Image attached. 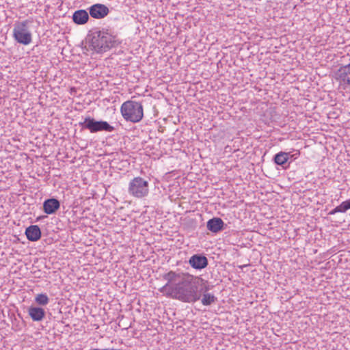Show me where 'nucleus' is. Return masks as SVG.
I'll use <instances>...</instances> for the list:
<instances>
[{
	"label": "nucleus",
	"instance_id": "nucleus-1",
	"mask_svg": "<svg viewBox=\"0 0 350 350\" xmlns=\"http://www.w3.org/2000/svg\"><path fill=\"white\" fill-rule=\"evenodd\" d=\"M163 278L167 282L160 291L166 292L167 296L186 303H194L200 299L201 294L198 293V288L199 281H204L201 277L177 270L170 271Z\"/></svg>",
	"mask_w": 350,
	"mask_h": 350
},
{
	"label": "nucleus",
	"instance_id": "nucleus-2",
	"mask_svg": "<svg viewBox=\"0 0 350 350\" xmlns=\"http://www.w3.org/2000/svg\"><path fill=\"white\" fill-rule=\"evenodd\" d=\"M90 37V47L96 53H103L120 44L116 35L111 34L108 30L96 29Z\"/></svg>",
	"mask_w": 350,
	"mask_h": 350
},
{
	"label": "nucleus",
	"instance_id": "nucleus-3",
	"mask_svg": "<svg viewBox=\"0 0 350 350\" xmlns=\"http://www.w3.org/2000/svg\"><path fill=\"white\" fill-rule=\"evenodd\" d=\"M120 113L126 121L137 123L144 117L143 105L141 103L135 100H126L122 104Z\"/></svg>",
	"mask_w": 350,
	"mask_h": 350
},
{
	"label": "nucleus",
	"instance_id": "nucleus-4",
	"mask_svg": "<svg viewBox=\"0 0 350 350\" xmlns=\"http://www.w3.org/2000/svg\"><path fill=\"white\" fill-rule=\"evenodd\" d=\"M29 20L17 21L14 23L12 37L18 44L29 45L32 42V33L29 28Z\"/></svg>",
	"mask_w": 350,
	"mask_h": 350
},
{
	"label": "nucleus",
	"instance_id": "nucleus-5",
	"mask_svg": "<svg viewBox=\"0 0 350 350\" xmlns=\"http://www.w3.org/2000/svg\"><path fill=\"white\" fill-rule=\"evenodd\" d=\"M79 124L83 129H87L92 133L100 131L111 133L115 131V128L107 121L96 120L90 116L86 117L84 121L80 122Z\"/></svg>",
	"mask_w": 350,
	"mask_h": 350
},
{
	"label": "nucleus",
	"instance_id": "nucleus-6",
	"mask_svg": "<svg viewBox=\"0 0 350 350\" xmlns=\"http://www.w3.org/2000/svg\"><path fill=\"white\" fill-rule=\"evenodd\" d=\"M128 191L135 198L146 197L149 193V183L142 177H135L130 181Z\"/></svg>",
	"mask_w": 350,
	"mask_h": 350
},
{
	"label": "nucleus",
	"instance_id": "nucleus-7",
	"mask_svg": "<svg viewBox=\"0 0 350 350\" xmlns=\"http://www.w3.org/2000/svg\"><path fill=\"white\" fill-rule=\"evenodd\" d=\"M336 79L340 87L343 90H350V63L340 67L336 72Z\"/></svg>",
	"mask_w": 350,
	"mask_h": 350
},
{
	"label": "nucleus",
	"instance_id": "nucleus-8",
	"mask_svg": "<svg viewBox=\"0 0 350 350\" xmlns=\"http://www.w3.org/2000/svg\"><path fill=\"white\" fill-rule=\"evenodd\" d=\"M188 262L193 269L196 270H202L208 265L207 258L202 254H193L189 258Z\"/></svg>",
	"mask_w": 350,
	"mask_h": 350
},
{
	"label": "nucleus",
	"instance_id": "nucleus-9",
	"mask_svg": "<svg viewBox=\"0 0 350 350\" xmlns=\"http://www.w3.org/2000/svg\"><path fill=\"white\" fill-rule=\"evenodd\" d=\"M88 10L90 15L97 19L104 18L109 12V10L106 5L100 3H96L90 6Z\"/></svg>",
	"mask_w": 350,
	"mask_h": 350
},
{
	"label": "nucleus",
	"instance_id": "nucleus-10",
	"mask_svg": "<svg viewBox=\"0 0 350 350\" xmlns=\"http://www.w3.org/2000/svg\"><path fill=\"white\" fill-rule=\"evenodd\" d=\"M43 211L47 215L54 214L60 208V202L54 198L46 199L42 204Z\"/></svg>",
	"mask_w": 350,
	"mask_h": 350
},
{
	"label": "nucleus",
	"instance_id": "nucleus-11",
	"mask_svg": "<svg viewBox=\"0 0 350 350\" xmlns=\"http://www.w3.org/2000/svg\"><path fill=\"white\" fill-rule=\"evenodd\" d=\"M226 226V224L219 217L211 218L206 222L207 229L215 234L225 229Z\"/></svg>",
	"mask_w": 350,
	"mask_h": 350
},
{
	"label": "nucleus",
	"instance_id": "nucleus-12",
	"mask_svg": "<svg viewBox=\"0 0 350 350\" xmlns=\"http://www.w3.org/2000/svg\"><path fill=\"white\" fill-rule=\"evenodd\" d=\"M25 235L29 241H37L41 237V230L38 226L31 225L26 228Z\"/></svg>",
	"mask_w": 350,
	"mask_h": 350
},
{
	"label": "nucleus",
	"instance_id": "nucleus-13",
	"mask_svg": "<svg viewBox=\"0 0 350 350\" xmlns=\"http://www.w3.org/2000/svg\"><path fill=\"white\" fill-rule=\"evenodd\" d=\"M28 314L33 321H41L46 315L45 310L38 306H30L28 308Z\"/></svg>",
	"mask_w": 350,
	"mask_h": 350
},
{
	"label": "nucleus",
	"instance_id": "nucleus-14",
	"mask_svg": "<svg viewBox=\"0 0 350 350\" xmlns=\"http://www.w3.org/2000/svg\"><path fill=\"white\" fill-rule=\"evenodd\" d=\"M90 14L85 10H76L72 14V21L77 25H84L90 18Z\"/></svg>",
	"mask_w": 350,
	"mask_h": 350
},
{
	"label": "nucleus",
	"instance_id": "nucleus-15",
	"mask_svg": "<svg viewBox=\"0 0 350 350\" xmlns=\"http://www.w3.org/2000/svg\"><path fill=\"white\" fill-rule=\"evenodd\" d=\"M290 159V152L281 151L273 157V162L280 166H282L283 168H286V164Z\"/></svg>",
	"mask_w": 350,
	"mask_h": 350
},
{
	"label": "nucleus",
	"instance_id": "nucleus-16",
	"mask_svg": "<svg viewBox=\"0 0 350 350\" xmlns=\"http://www.w3.org/2000/svg\"><path fill=\"white\" fill-rule=\"evenodd\" d=\"M217 298L211 293H203L201 302L204 306H209L216 302Z\"/></svg>",
	"mask_w": 350,
	"mask_h": 350
},
{
	"label": "nucleus",
	"instance_id": "nucleus-17",
	"mask_svg": "<svg viewBox=\"0 0 350 350\" xmlns=\"http://www.w3.org/2000/svg\"><path fill=\"white\" fill-rule=\"evenodd\" d=\"M35 301L38 305L44 306L49 303V298L46 293H40L36 295Z\"/></svg>",
	"mask_w": 350,
	"mask_h": 350
},
{
	"label": "nucleus",
	"instance_id": "nucleus-18",
	"mask_svg": "<svg viewBox=\"0 0 350 350\" xmlns=\"http://www.w3.org/2000/svg\"><path fill=\"white\" fill-rule=\"evenodd\" d=\"M347 210L349 209L347 203L344 201L339 206L330 211L329 215H334L336 213H345Z\"/></svg>",
	"mask_w": 350,
	"mask_h": 350
},
{
	"label": "nucleus",
	"instance_id": "nucleus-19",
	"mask_svg": "<svg viewBox=\"0 0 350 350\" xmlns=\"http://www.w3.org/2000/svg\"><path fill=\"white\" fill-rule=\"evenodd\" d=\"M202 282H204V285L202 287V288H201V291H202L203 293H208V291L209 290H211V287H210V286H209V285H208V284H207V283H208V282H207V281H204V280Z\"/></svg>",
	"mask_w": 350,
	"mask_h": 350
},
{
	"label": "nucleus",
	"instance_id": "nucleus-20",
	"mask_svg": "<svg viewBox=\"0 0 350 350\" xmlns=\"http://www.w3.org/2000/svg\"><path fill=\"white\" fill-rule=\"evenodd\" d=\"M299 154L300 153L299 151H297V152L293 154L290 153V159H297Z\"/></svg>",
	"mask_w": 350,
	"mask_h": 350
},
{
	"label": "nucleus",
	"instance_id": "nucleus-21",
	"mask_svg": "<svg viewBox=\"0 0 350 350\" xmlns=\"http://www.w3.org/2000/svg\"><path fill=\"white\" fill-rule=\"evenodd\" d=\"M345 202L347 203L348 209H350V198L349 200H345Z\"/></svg>",
	"mask_w": 350,
	"mask_h": 350
}]
</instances>
